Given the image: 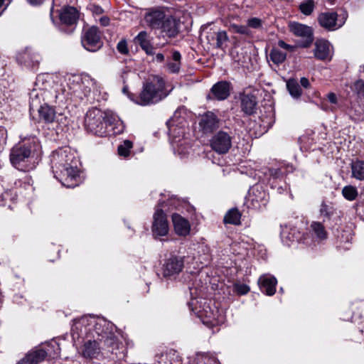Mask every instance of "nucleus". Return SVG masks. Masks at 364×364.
<instances>
[{
	"label": "nucleus",
	"instance_id": "774afa93",
	"mask_svg": "<svg viewBox=\"0 0 364 364\" xmlns=\"http://www.w3.org/2000/svg\"><path fill=\"white\" fill-rule=\"evenodd\" d=\"M102 11V9L101 8L97 7L95 11L100 13Z\"/></svg>",
	"mask_w": 364,
	"mask_h": 364
},
{
	"label": "nucleus",
	"instance_id": "a19ab883",
	"mask_svg": "<svg viewBox=\"0 0 364 364\" xmlns=\"http://www.w3.org/2000/svg\"><path fill=\"white\" fill-rule=\"evenodd\" d=\"M342 195L346 200L352 201L357 198L358 193L355 187L349 185L343 188Z\"/></svg>",
	"mask_w": 364,
	"mask_h": 364
},
{
	"label": "nucleus",
	"instance_id": "aec40b11",
	"mask_svg": "<svg viewBox=\"0 0 364 364\" xmlns=\"http://www.w3.org/2000/svg\"><path fill=\"white\" fill-rule=\"evenodd\" d=\"M241 110L247 115L255 113L257 107V99L255 94L249 90H245L240 93Z\"/></svg>",
	"mask_w": 364,
	"mask_h": 364
},
{
	"label": "nucleus",
	"instance_id": "c756f323",
	"mask_svg": "<svg viewBox=\"0 0 364 364\" xmlns=\"http://www.w3.org/2000/svg\"><path fill=\"white\" fill-rule=\"evenodd\" d=\"M134 41L135 43L139 45L141 48L146 53V55H154V48L151 43L150 36L146 31H140L134 38Z\"/></svg>",
	"mask_w": 364,
	"mask_h": 364
},
{
	"label": "nucleus",
	"instance_id": "603ef678",
	"mask_svg": "<svg viewBox=\"0 0 364 364\" xmlns=\"http://www.w3.org/2000/svg\"><path fill=\"white\" fill-rule=\"evenodd\" d=\"M117 51L122 55H128L129 53V50L128 48L127 41L126 39L123 38L120 40L117 45Z\"/></svg>",
	"mask_w": 364,
	"mask_h": 364
},
{
	"label": "nucleus",
	"instance_id": "f704fd0d",
	"mask_svg": "<svg viewBox=\"0 0 364 364\" xmlns=\"http://www.w3.org/2000/svg\"><path fill=\"white\" fill-rule=\"evenodd\" d=\"M241 213L237 208L229 210L224 217L225 224L237 225L240 224Z\"/></svg>",
	"mask_w": 364,
	"mask_h": 364
},
{
	"label": "nucleus",
	"instance_id": "4d7b16f0",
	"mask_svg": "<svg viewBox=\"0 0 364 364\" xmlns=\"http://www.w3.org/2000/svg\"><path fill=\"white\" fill-rule=\"evenodd\" d=\"M300 83H301V85L302 87H304V88H308L310 86V82H309V79H307L306 77H304L301 78Z\"/></svg>",
	"mask_w": 364,
	"mask_h": 364
},
{
	"label": "nucleus",
	"instance_id": "39448f33",
	"mask_svg": "<svg viewBox=\"0 0 364 364\" xmlns=\"http://www.w3.org/2000/svg\"><path fill=\"white\" fill-rule=\"evenodd\" d=\"M39 148L36 137L32 136L12 148L10 154L11 164L21 171H29L36 168V151Z\"/></svg>",
	"mask_w": 364,
	"mask_h": 364
},
{
	"label": "nucleus",
	"instance_id": "cd10ccee",
	"mask_svg": "<svg viewBox=\"0 0 364 364\" xmlns=\"http://www.w3.org/2000/svg\"><path fill=\"white\" fill-rule=\"evenodd\" d=\"M159 29L168 37L174 38L179 33V23L172 16H166Z\"/></svg>",
	"mask_w": 364,
	"mask_h": 364
},
{
	"label": "nucleus",
	"instance_id": "a878e982",
	"mask_svg": "<svg viewBox=\"0 0 364 364\" xmlns=\"http://www.w3.org/2000/svg\"><path fill=\"white\" fill-rule=\"evenodd\" d=\"M277 279L269 274L262 275L258 279V285L262 292L272 296L276 291Z\"/></svg>",
	"mask_w": 364,
	"mask_h": 364
},
{
	"label": "nucleus",
	"instance_id": "f8f14e48",
	"mask_svg": "<svg viewBox=\"0 0 364 364\" xmlns=\"http://www.w3.org/2000/svg\"><path fill=\"white\" fill-rule=\"evenodd\" d=\"M289 31L296 36L301 38L299 45L302 48L309 47L314 40V31L311 26L297 22L289 24Z\"/></svg>",
	"mask_w": 364,
	"mask_h": 364
},
{
	"label": "nucleus",
	"instance_id": "5701e85b",
	"mask_svg": "<svg viewBox=\"0 0 364 364\" xmlns=\"http://www.w3.org/2000/svg\"><path fill=\"white\" fill-rule=\"evenodd\" d=\"M318 21L320 26L328 31H335L341 28L344 22L338 23V14L336 12H323L318 15Z\"/></svg>",
	"mask_w": 364,
	"mask_h": 364
},
{
	"label": "nucleus",
	"instance_id": "6e6d98bb",
	"mask_svg": "<svg viewBox=\"0 0 364 364\" xmlns=\"http://www.w3.org/2000/svg\"><path fill=\"white\" fill-rule=\"evenodd\" d=\"M198 252H202L204 255H208L209 253L210 248L208 245L205 244H200L198 247Z\"/></svg>",
	"mask_w": 364,
	"mask_h": 364
},
{
	"label": "nucleus",
	"instance_id": "b1692460",
	"mask_svg": "<svg viewBox=\"0 0 364 364\" xmlns=\"http://www.w3.org/2000/svg\"><path fill=\"white\" fill-rule=\"evenodd\" d=\"M52 103L46 102L37 108L40 122L46 124L53 123L55 120H58V117L61 116V114H57V112L53 109V106L50 105Z\"/></svg>",
	"mask_w": 364,
	"mask_h": 364
},
{
	"label": "nucleus",
	"instance_id": "412c9836",
	"mask_svg": "<svg viewBox=\"0 0 364 364\" xmlns=\"http://www.w3.org/2000/svg\"><path fill=\"white\" fill-rule=\"evenodd\" d=\"M220 119L214 112L208 111L199 119L200 129L204 134H210L220 126Z\"/></svg>",
	"mask_w": 364,
	"mask_h": 364
},
{
	"label": "nucleus",
	"instance_id": "7c9ffc66",
	"mask_svg": "<svg viewBox=\"0 0 364 364\" xmlns=\"http://www.w3.org/2000/svg\"><path fill=\"white\" fill-rule=\"evenodd\" d=\"M349 115L355 122L364 120V98L358 99L351 103Z\"/></svg>",
	"mask_w": 364,
	"mask_h": 364
},
{
	"label": "nucleus",
	"instance_id": "bf43d9fd",
	"mask_svg": "<svg viewBox=\"0 0 364 364\" xmlns=\"http://www.w3.org/2000/svg\"><path fill=\"white\" fill-rule=\"evenodd\" d=\"M32 6H38L43 3V0H27Z\"/></svg>",
	"mask_w": 364,
	"mask_h": 364
},
{
	"label": "nucleus",
	"instance_id": "9d476101",
	"mask_svg": "<svg viewBox=\"0 0 364 364\" xmlns=\"http://www.w3.org/2000/svg\"><path fill=\"white\" fill-rule=\"evenodd\" d=\"M184 268V258L172 255L167 258L162 266L163 278L168 281H176Z\"/></svg>",
	"mask_w": 364,
	"mask_h": 364
},
{
	"label": "nucleus",
	"instance_id": "052dcab7",
	"mask_svg": "<svg viewBox=\"0 0 364 364\" xmlns=\"http://www.w3.org/2000/svg\"><path fill=\"white\" fill-rule=\"evenodd\" d=\"M155 60L157 62L161 63L164 60V55L162 53H157L155 56Z\"/></svg>",
	"mask_w": 364,
	"mask_h": 364
},
{
	"label": "nucleus",
	"instance_id": "7ed1b4c3",
	"mask_svg": "<svg viewBox=\"0 0 364 364\" xmlns=\"http://www.w3.org/2000/svg\"><path fill=\"white\" fill-rule=\"evenodd\" d=\"M84 125L87 132L100 136L107 135L110 131L114 134H120L125 129L123 122L117 116L97 108H92L87 112Z\"/></svg>",
	"mask_w": 364,
	"mask_h": 364
},
{
	"label": "nucleus",
	"instance_id": "20e7f679",
	"mask_svg": "<svg viewBox=\"0 0 364 364\" xmlns=\"http://www.w3.org/2000/svg\"><path fill=\"white\" fill-rule=\"evenodd\" d=\"M49 77L39 75L36 77L33 88L29 93L30 110H34L42 105V102L55 103L58 105L65 104L67 101L65 93H60V89L53 88Z\"/></svg>",
	"mask_w": 364,
	"mask_h": 364
},
{
	"label": "nucleus",
	"instance_id": "0eeeda50",
	"mask_svg": "<svg viewBox=\"0 0 364 364\" xmlns=\"http://www.w3.org/2000/svg\"><path fill=\"white\" fill-rule=\"evenodd\" d=\"M191 294V301L188 302L189 309L202 321V322L208 327L217 326L224 322V316L215 308H212L207 301L198 296L196 289L189 287Z\"/></svg>",
	"mask_w": 364,
	"mask_h": 364
},
{
	"label": "nucleus",
	"instance_id": "ea45409f",
	"mask_svg": "<svg viewBox=\"0 0 364 364\" xmlns=\"http://www.w3.org/2000/svg\"><path fill=\"white\" fill-rule=\"evenodd\" d=\"M216 45L215 48L224 50L226 43L229 41L228 33L225 31H218L215 33Z\"/></svg>",
	"mask_w": 364,
	"mask_h": 364
},
{
	"label": "nucleus",
	"instance_id": "f3484780",
	"mask_svg": "<svg viewBox=\"0 0 364 364\" xmlns=\"http://www.w3.org/2000/svg\"><path fill=\"white\" fill-rule=\"evenodd\" d=\"M232 89L231 83L220 80L215 83L206 96L208 100L223 101L229 97Z\"/></svg>",
	"mask_w": 364,
	"mask_h": 364
},
{
	"label": "nucleus",
	"instance_id": "09e8293b",
	"mask_svg": "<svg viewBox=\"0 0 364 364\" xmlns=\"http://www.w3.org/2000/svg\"><path fill=\"white\" fill-rule=\"evenodd\" d=\"M351 240L352 236L350 233H346V236L344 234H343L341 238L340 239V244L338 247L342 250H349Z\"/></svg>",
	"mask_w": 364,
	"mask_h": 364
},
{
	"label": "nucleus",
	"instance_id": "c85d7f7f",
	"mask_svg": "<svg viewBox=\"0 0 364 364\" xmlns=\"http://www.w3.org/2000/svg\"><path fill=\"white\" fill-rule=\"evenodd\" d=\"M172 222L176 233L180 236H186L190 233L189 221L177 213L172 215Z\"/></svg>",
	"mask_w": 364,
	"mask_h": 364
},
{
	"label": "nucleus",
	"instance_id": "473e14b6",
	"mask_svg": "<svg viewBox=\"0 0 364 364\" xmlns=\"http://www.w3.org/2000/svg\"><path fill=\"white\" fill-rule=\"evenodd\" d=\"M311 231L318 240H323L327 238V232L323 223L313 222L311 225Z\"/></svg>",
	"mask_w": 364,
	"mask_h": 364
},
{
	"label": "nucleus",
	"instance_id": "2eb2a0df",
	"mask_svg": "<svg viewBox=\"0 0 364 364\" xmlns=\"http://www.w3.org/2000/svg\"><path fill=\"white\" fill-rule=\"evenodd\" d=\"M232 139L230 133L220 130L213 136L211 148L218 154H226L232 146Z\"/></svg>",
	"mask_w": 364,
	"mask_h": 364
},
{
	"label": "nucleus",
	"instance_id": "37998d69",
	"mask_svg": "<svg viewBox=\"0 0 364 364\" xmlns=\"http://www.w3.org/2000/svg\"><path fill=\"white\" fill-rule=\"evenodd\" d=\"M314 5L315 4L314 0H306L300 4L299 9L302 14L306 16H309L313 12Z\"/></svg>",
	"mask_w": 364,
	"mask_h": 364
},
{
	"label": "nucleus",
	"instance_id": "3c124183",
	"mask_svg": "<svg viewBox=\"0 0 364 364\" xmlns=\"http://www.w3.org/2000/svg\"><path fill=\"white\" fill-rule=\"evenodd\" d=\"M247 24L249 28H252L255 29H259L262 28L263 22L262 21L257 17H252L249 18L247 21Z\"/></svg>",
	"mask_w": 364,
	"mask_h": 364
},
{
	"label": "nucleus",
	"instance_id": "9b49d317",
	"mask_svg": "<svg viewBox=\"0 0 364 364\" xmlns=\"http://www.w3.org/2000/svg\"><path fill=\"white\" fill-rule=\"evenodd\" d=\"M245 200L249 208L261 210L267 204L269 196L261 185L257 184L249 190Z\"/></svg>",
	"mask_w": 364,
	"mask_h": 364
},
{
	"label": "nucleus",
	"instance_id": "5fc2aeb1",
	"mask_svg": "<svg viewBox=\"0 0 364 364\" xmlns=\"http://www.w3.org/2000/svg\"><path fill=\"white\" fill-rule=\"evenodd\" d=\"M278 46H279L280 48H283V49H284V50H287V51H289V52H293V51H294L295 48H296L294 46H291V45H289V44L286 43H285L284 41H282V40H279V41H278Z\"/></svg>",
	"mask_w": 364,
	"mask_h": 364
},
{
	"label": "nucleus",
	"instance_id": "6ab92c4d",
	"mask_svg": "<svg viewBox=\"0 0 364 364\" xmlns=\"http://www.w3.org/2000/svg\"><path fill=\"white\" fill-rule=\"evenodd\" d=\"M281 240L285 245L290 246L294 242H306L304 234L296 228L291 225H284L281 226Z\"/></svg>",
	"mask_w": 364,
	"mask_h": 364
},
{
	"label": "nucleus",
	"instance_id": "423d86ee",
	"mask_svg": "<svg viewBox=\"0 0 364 364\" xmlns=\"http://www.w3.org/2000/svg\"><path fill=\"white\" fill-rule=\"evenodd\" d=\"M166 124L174 154L181 158L186 157L191 149V139L186 136V121L181 118L179 112L176 111Z\"/></svg>",
	"mask_w": 364,
	"mask_h": 364
},
{
	"label": "nucleus",
	"instance_id": "680f3d73",
	"mask_svg": "<svg viewBox=\"0 0 364 364\" xmlns=\"http://www.w3.org/2000/svg\"><path fill=\"white\" fill-rule=\"evenodd\" d=\"M52 347H56V350H55L54 352V355L53 356H55V355H58V353H59V347H58V344L56 343V342H52L50 343V344Z\"/></svg>",
	"mask_w": 364,
	"mask_h": 364
},
{
	"label": "nucleus",
	"instance_id": "49530a36",
	"mask_svg": "<svg viewBox=\"0 0 364 364\" xmlns=\"http://www.w3.org/2000/svg\"><path fill=\"white\" fill-rule=\"evenodd\" d=\"M195 363L196 364H218L214 358L203 354L197 355Z\"/></svg>",
	"mask_w": 364,
	"mask_h": 364
},
{
	"label": "nucleus",
	"instance_id": "4468645a",
	"mask_svg": "<svg viewBox=\"0 0 364 364\" xmlns=\"http://www.w3.org/2000/svg\"><path fill=\"white\" fill-rule=\"evenodd\" d=\"M151 230L155 237L166 236L169 230L166 215L159 205L156 208L153 215Z\"/></svg>",
	"mask_w": 364,
	"mask_h": 364
},
{
	"label": "nucleus",
	"instance_id": "13d9d810",
	"mask_svg": "<svg viewBox=\"0 0 364 364\" xmlns=\"http://www.w3.org/2000/svg\"><path fill=\"white\" fill-rule=\"evenodd\" d=\"M100 23L102 26H107L109 23V18L107 16H102L100 18Z\"/></svg>",
	"mask_w": 364,
	"mask_h": 364
},
{
	"label": "nucleus",
	"instance_id": "6e6552de",
	"mask_svg": "<svg viewBox=\"0 0 364 364\" xmlns=\"http://www.w3.org/2000/svg\"><path fill=\"white\" fill-rule=\"evenodd\" d=\"M165 81L159 76H154L150 81L144 84L143 89L138 96L128 95L136 104L146 106L155 104L167 96L165 92Z\"/></svg>",
	"mask_w": 364,
	"mask_h": 364
},
{
	"label": "nucleus",
	"instance_id": "69168bd1",
	"mask_svg": "<svg viewBox=\"0 0 364 364\" xmlns=\"http://www.w3.org/2000/svg\"><path fill=\"white\" fill-rule=\"evenodd\" d=\"M53 6L51 7V9H50V18L51 19L53 20Z\"/></svg>",
	"mask_w": 364,
	"mask_h": 364
},
{
	"label": "nucleus",
	"instance_id": "2f4dec72",
	"mask_svg": "<svg viewBox=\"0 0 364 364\" xmlns=\"http://www.w3.org/2000/svg\"><path fill=\"white\" fill-rule=\"evenodd\" d=\"M47 352L43 349H36L29 351L24 358L28 364H38L43 361L47 355Z\"/></svg>",
	"mask_w": 364,
	"mask_h": 364
},
{
	"label": "nucleus",
	"instance_id": "72a5a7b5",
	"mask_svg": "<svg viewBox=\"0 0 364 364\" xmlns=\"http://www.w3.org/2000/svg\"><path fill=\"white\" fill-rule=\"evenodd\" d=\"M352 176L358 180H364V161H353L351 163Z\"/></svg>",
	"mask_w": 364,
	"mask_h": 364
},
{
	"label": "nucleus",
	"instance_id": "bb28decb",
	"mask_svg": "<svg viewBox=\"0 0 364 364\" xmlns=\"http://www.w3.org/2000/svg\"><path fill=\"white\" fill-rule=\"evenodd\" d=\"M59 18L63 24L73 26L79 19V12L73 6H66L59 13Z\"/></svg>",
	"mask_w": 364,
	"mask_h": 364
},
{
	"label": "nucleus",
	"instance_id": "f257e3e1",
	"mask_svg": "<svg viewBox=\"0 0 364 364\" xmlns=\"http://www.w3.org/2000/svg\"><path fill=\"white\" fill-rule=\"evenodd\" d=\"M114 325L102 317L92 315L83 316L79 319L74 321L72 327L73 335L77 334L78 337L85 336L87 338L90 336L103 343L107 348V352L116 355L119 359L124 357L126 348L121 340L129 343L124 335L119 333L116 335L114 332Z\"/></svg>",
	"mask_w": 364,
	"mask_h": 364
},
{
	"label": "nucleus",
	"instance_id": "c9c22d12",
	"mask_svg": "<svg viewBox=\"0 0 364 364\" xmlns=\"http://www.w3.org/2000/svg\"><path fill=\"white\" fill-rule=\"evenodd\" d=\"M287 87L292 97L298 99L301 95V88L295 80H288Z\"/></svg>",
	"mask_w": 364,
	"mask_h": 364
},
{
	"label": "nucleus",
	"instance_id": "a211bd4d",
	"mask_svg": "<svg viewBox=\"0 0 364 364\" xmlns=\"http://www.w3.org/2000/svg\"><path fill=\"white\" fill-rule=\"evenodd\" d=\"M82 46L88 51L95 52L100 49L102 43L97 28L93 26L89 28L82 37Z\"/></svg>",
	"mask_w": 364,
	"mask_h": 364
},
{
	"label": "nucleus",
	"instance_id": "e433bc0d",
	"mask_svg": "<svg viewBox=\"0 0 364 364\" xmlns=\"http://www.w3.org/2000/svg\"><path fill=\"white\" fill-rule=\"evenodd\" d=\"M336 213V210L334 208L328 205L325 203H322L320 207V214L321 216H323L325 218L323 219V223H327L330 220Z\"/></svg>",
	"mask_w": 364,
	"mask_h": 364
},
{
	"label": "nucleus",
	"instance_id": "de8ad7c7",
	"mask_svg": "<svg viewBox=\"0 0 364 364\" xmlns=\"http://www.w3.org/2000/svg\"><path fill=\"white\" fill-rule=\"evenodd\" d=\"M250 290V288L248 285L242 284L240 282H236L233 284V291L239 295H245Z\"/></svg>",
	"mask_w": 364,
	"mask_h": 364
},
{
	"label": "nucleus",
	"instance_id": "f03ea898",
	"mask_svg": "<svg viewBox=\"0 0 364 364\" xmlns=\"http://www.w3.org/2000/svg\"><path fill=\"white\" fill-rule=\"evenodd\" d=\"M51 168L54 176L63 186L75 188L82 183L78 165L80 161L69 147L60 148L50 155Z\"/></svg>",
	"mask_w": 364,
	"mask_h": 364
},
{
	"label": "nucleus",
	"instance_id": "4be33fe9",
	"mask_svg": "<svg viewBox=\"0 0 364 364\" xmlns=\"http://www.w3.org/2000/svg\"><path fill=\"white\" fill-rule=\"evenodd\" d=\"M166 16L164 11L161 8H150L144 14V21L151 29H159Z\"/></svg>",
	"mask_w": 364,
	"mask_h": 364
},
{
	"label": "nucleus",
	"instance_id": "e2e57ef3",
	"mask_svg": "<svg viewBox=\"0 0 364 364\" xmlns=\"http://www.w3.org/2000/svg\"><path fill=\"white\" fill-rule=\"evenodd\" d=\"M16 364H28L26 361V359L23 358L21 360H20Z\"/></svg>",
	"mask_w": 364,
	"mask_h": 364
},
{
	"label": "nucleus",
	"instance_id": "864d4df0",
	"mask_svg": "<svg viewBox=\"0 0 364 364\" xmlns=\"http://www.w3.org/2000/svg\"><path fill=\"white\" fill-rule=\"evenodd\" d=\"M354 88L358 94V98H362L364 95V81L362 80H357L354 84Z\"/></svg>",
	"mask_w": 364,
	"mask_h": 364
},
{
	"label": "nucleus",
	"instance_id": "58836bf2",
	"mask_svg": "<svg viewBox=\"0 0 364 364\" xmlns=\"http://www.w3.org/2000/svg\"><path fill=\"white\" fill-rule=\"evenodd\" d=\"M172 58L174 62L168 63V68L171 73H178L181 67V55L178 51H173Z\"/></svg>",
	"mask_w": 364,
	"mask_h": 364
},
{
	"label": "nucleus",
	"instance_id": "4c0bfd02",
	"mask_svg": "<svg viewBox=\"0 0 364 364\" xmlns=\"http://www.w3.org/2000/svg\"><path fill=\"white\" fill-rule=\"evenodd\" d=\"M270 60L276 65H280L287 58V54L278 48H273L269 53Z\"/></svg>",
	"mask_w": 364,
	"mask_h": 364
},
{
	"label": "nucleus",
	"instance_id": "393cba45",
	"mask_svg": "<svg viewBox=\"0 0 364 364\" xmlns=\"http://www.w3.org/2000/svg\"><path fill=\"white\" fill-rule=\"evenodd\" d=\"M314 56L321 60H331L333 56L331 43L326 40H317L315 43Z\"/></svg>",
	"mask_w": 364,
	"mask_h": 364
},
{
	"label": "nucleus",
	"instance_id": "338daca9",
	"mask_svg": "<svg viewBox=\"0 0 364 364\" xmlns=\"http://www.w3.org/2000/svg\"><path fill=\"white\" fill-rule=\"evenodd\" d=\"M122 92H123L124 93H127V87H126V86H125V87H123V89H122Z\"/></svg>",
	"mask_w": 364,
	"mask_h": 364
},
{
	"label": "nucleus",
	"instance_id": "ddd939ff",
	"mask_svg": "<svg viewBox=\"0 0 364 364\" xmlns=\"http://www.w3.org/2000/svg\"><path fill=\"white\" fill-rule=\"evenodd\" d=\"M16 59L18 63L21 65H23L28 69L36 70L42 60V57L36 50L26 48L25 50L18 53Z\"/></svg>",
	"mask_w": 364,
	"mask_h": 364
},
{
	"label": "nucleus",
	"instance_id": "c03bdc74",
	"mask_svg": "<svg viewBox=\"0 0 364 364\" xmlns=\"http://www.w3.org/2000/svg\"><path fill=\"white\" fill-rule=\"evenodd\" d=\"M230 28L232 29L233 32L244 35L245 36L250 37L252 36V33L247 26L243 25H237V24H231Z\"/></svg>",
	"mask_w": 364,
	"mask_h": 364
},
{
	"label": "nucleus",
	"instance_id": "dca6fc26",
	"mask_svg": "<svg viewBox=\"0 0 364 364\" xmlns=\"http://www.w3.org/2000/svg\"><path fill=\"white\" fill-rule=\"evenodd\" d=\"M84 344L82 346L78 353L86 359H92L97 358L102 350L107 352V348L103 343H100L95 338L92 341L87 338Z\"/></svg>",
	"mask_w": 364,
	"mask_h": 364
},
{
	"label": "nucleus",
	"instance_id": "1a4fd4ad",
	"mask_svg": "<svg viewBox=\"0 0 364 364\" xmlns=\"http://www.w3.org/2000/svg\"><path fill=\"white\" fill-rule=\"evenodd\" d=\"M68 90L65 87L60 88V93L68 94L67 100L69 96H75L80 100L89 97L91 92L97 90V82L88 74H82L80 75H73L68 77L67 80Z\"/></svg>",
	"mask_w": 364,
	"mask_h": 364
},
{
	"label": "nucleus",
	"instance_id": "0e129e2a",
	"mask_svg": "<svg viewBox=\"0 0 364 364\" xmlns=\"http://www.w3.org/2000/svg\"><path fill=\"white\" fill-rule=\"evenodd\" d=\"M358 210H360L361 208L363 207V204L361 203H357Z\"/></svg>",
	"mask_w": 364,
	"mask_h": 364
},
{
	"label": "nucleus",
	"instance_id": "a18cd8bd",
	"mask_svg": "<svg viewBox=\"0 0 364 364\" xmlns=\"http://www.w3.org/2000/svg\"><path fill=\"white\" fill-rule=\"evenodd\" d=\"M327 99L328 102L332 104V105L328 107L325 103H323L321 105V108L325 111L333 112L337 105V97L334 93L330 92L327 95Z\"/></svg>",
	"mask_w": 364,
	"mask_h": 364
},
{
	"label": "nucleus",
	"instance_id": "79ce46f5",
	"mask_svg": "<svg viewBox=\"0 0 364 364\" xmlns=\"http://www.w3.org/2000/svg\"><path fill=\"white\" fill-rule=\"evenodd\" d=\"M133 147V143L130 140H124L118 146L117 151L120 156L127 157L130 154L131 149Z\"/></svg>",
	"mask_w": 364,
	"mask_h": 364
},
{
	"label": "nucleus",
	"instance_id": "8fccbe9b",
	"mask_svg": "<svg viewBox=\"0 0 364 364\" xmlns=\"http://www.w3.org/2000/svg\"><path fill=\"white\" fill-rule=\"evenodd\" d=\"M284 173L283 168H269L266 170L264 174L269 176L270 178H279Z\"/></svg>",
	"mask_w": 364,
	"mask_h": 364
}]
</instances>
